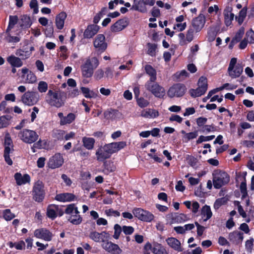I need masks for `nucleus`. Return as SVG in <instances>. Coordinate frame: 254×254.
I'll list each match as a JSON object with an SVG mask.
<instances>
[{"instance_id":"obj_1","label":"nucleus","mask_w":254,"mask_h":254,"mask_svg":"<svg viewBox=\"0 0 254 254\" xmlns=\"http://www.w3.org/2000/svg\"><path fill=\"white\" fill-rule=\"evenodd\" d=\"M126 145V141H120L106 144L103 146H100L96 152L97 159L100 162L104 161L110 158L113 153L117 152Z\"/></svg>"},{"instance_id":"obj_2","label":"nucleus","mask_w":254,"mask_h":254,"mask_svg":"<svg viewBox=\"0 0 254 254\" xmlns=\"http://www.w3.org/2000/svg\"><path fill=\"white\" fill-rule=\"evenodd\" d=\"M66 98L67 94L64 91L49 90L46 94L45 100L50 106L59 108L64 105Z\"/></svg>"},{"instance_id":"obj_3","label":"nucleus","mask_w":254,"mask_h":254,"mask_svg":"<svg viewBox=\"0 0 254 254\" xmlns=\"http://www.w3.org/2000/svg\"><path fill=\"white\" fill-rule=\"evenodd\" d=\"M63 206L65 207V214L68 215L66 217L69 222L75 225H78L82 223V217L80 215L76 204L70 203Z\"/></svg>"},{"instance_id":"obj_4","label":"nucleus","mask_w":254,"mask_h":254,"mask_svg":"<svg viewBox=\"0 0 254 254\" xmlns=\"http://www.w3.org/2000/svg\"><path fill=\"white\" fill-rule=\"evenodd\" d=\"M99 62L96 57L88 58L81 65L82 75L85 78H90L93 74L94 70L99 65Z\"/></svg>"},{"instance_id":"obj_5","label":"nucleus","mask_w":254,"mask_h":254,"mask_svg":"<svg viewBox=\"0 0 254 254\" xmlns=\"http://www.w3.org/2000/svg\"><path fill=\"white\" fill-rule=\"evenodd\" d=\"M230 181L229 175L225 171L216 170L213 173V183L214 188L220 189L228 184Z\"/></svg>"},{"instance_id":"obj_6","label":"nucleus","mask_w":254,"mask_h":254,"mask_svg":"<svg viewBox=\"0 0 254 254\" xmlns=\"http://www.w3.org/2000/svg\"><path fill=\"white\" fill-rule=\"evenodd\" d=\"M146 89L153 94L155 97L163 99L165 96V90L163 87L154 81H147L145 84Z\"/></svg>"},{"instance_id":"obj_7","label":"nucleus","mask_w":254,"mask_h":254,"mask_svg":"<svg viewBox=\"0 0 254 254\" xmlns=\"http://www.w3.org/2000/svg\"><path fill=\"white\" fill-rule=\"evenodd\" d=\"M207 79L204 76L199 77L198 82V87L196 89H190L189 91L190 96L193 98L200 97L204 95L208 88Z\"/></svg>"},{"instance_id":"obj_8","label":"nucleus","mask_w":254,"mask_h":254,"mask_svg":"<svg viewBox=\"0 0 254 254\" xmlns=\"http://www.w3.org/2000/svg\"><path fill=\"white\" fill-rule=\"evenodd\" d=\"M18 136L23 142L28 144L36 142L39 137V135L36 131L26 128L19 132Z\"/></svg>"},{"instance_id":"obj_9","label":"nucleus","mask_w":254,"mask_h":254,"mask_svg":"<svg viewBox=\"0 0 254 254\" xmlns=\"http://www.w3.org/2000/svg\"><path fill=\"white\" fill-rule=\"evenodd\" d=\"M33 198L35 201L41 202L44 199L45 192L44 185L41 181H37L33 187Z\"/></svg>"},{"instance_id":"obj_10","label":"nucleus","mask_w":254,"mask_h":254,"mask_svg":"<svg viewBox=\"0 0 254 254\" xmlns=\"http://www.w3.org/2000/svg\"><path fill=\"white\" fill-rule=\"evenodd\" d=\"M132 213L134 217L143 222H151L154 219V215L151 212L141 208H134Z\"/></svg>"},{"instance_id":"obj_11","label":"nucleus","mask_w":254,"mask_h":254,"mask_svg":"<svg viewBox=\"0 0 254 254\" xmlns=\"http://www.w3.org/2000/svg\"><path fill=\"white\" fill-rule=\"evenodd\" d=\"M186 90V86L184 84L176 83L170 87L167 92V95L170 98L181 97L184 96Z\"/></svg>"},{"instance_id":"obj_12","label":"nucleus","mask_w":254,"mask_h":254,"mask_svg":"<svg viewBox=\"0 0 254 254\" xmlns=\"http://www.w3.org/2000/svg\"><path fill=\"white\" fill-rule=\"evenodd\" d=\"M22 102L28 106H33L36 104L39 100L38 92L28 91L21 96Z\"/></svg>"},{"instance_id":"obj_13","label":"nucleus","mask_w":254,"mask_h":254,"mask_svg":"<svg viewBox=\"0 0 254 254\" xmlns=\"http://www.w3.org/2000/svg\"><path fill=\"white\" fill-rule=\"evenodd\" d=\"M34 235L37 238L42 239L47 242L51 241L53 237L52 233L45 228L36 229L34 232Z\"/></svg>"},{"instance_id":"obj_14","label":"nucleus","mask_w":254,"mask_h":254,"mask_svg":"<svg viewBox=\"0 0 254 254\" xmlns=\"http://www.w3.org/2000/svg\"><path fill=\"white\" fill-rule=\"evenodd\" d=\"M64 163V159L60 153H56L51 157L48 163L50 168L56 169L60 167Z\"/></svg>"},{"instance_id":"obj_15","label":"nucleus","mask_w":254,"mask_h":254,"mask_svg":"<svg viewBox=\"0 0 254 254\" xmlns=\"http://www.w3.org/2000/svg\"><path fill=\"white\" fill-rule=\"evenodd\" d=\"M129 23L128 18L124 17L117 21L111 26V30L113 32H119L126 28Z\"/></svg>"},{"instance_id":"obj_16","label":"nucleus","mask_w":254,"mask_h":254,"mask_svg":"<svg viewBox=\"0 0 254 254\" xmlns=\"http://www.w3.org/2000/svg\"><path fill=\"white\" fill-rule=\"evenodd\" d=\"M95 48L98 49V51L103 52L107 48V44L105 42V37L103 34H98L93 42Z\"/></svg>"},{"instance_id":"obj_17","label":"nucleus","mask_w":254,"mask_h":254,"mask_svg":"<svg viewBox=\"0 0 254 254\" xmlns=\"http://www.w3.org/2000/svg\"><path fill=\"white\" fill-rule=\"evenodd\" d=\"M21 72V78L25 80L24 83H34L37 81V77L35 74L28 68H22Z\"/></svg>"},{"instance_id":"obj_18","label":"nucleus","mask_w":254,"mask_h":254,"mask_svg":"<svg viewBox=\"0 0 254 254\" xmlns=\"http://www.w3.org/2000/svg\"><path fill=\"white\" fill-rule=\"evenodd\" d=\"M102 247L106 251L112 254H120L122 252V250L117 244L109 241L102 244Z\"/></svg>"},{"instance_id":"obj_19","label":"nucleus","mask_w":254,"mask_h":254,"mask_svg":"<svg viewBox=\"0 0 254 254\" xmlns=\"http://www.w3.org/2000/svg\"><path fill=\"white\" fill-rule=\"evenodd\" d=\"M243 239V233L238 231H234L230 233L228 236L229 241L236 245L241 244Z\"/></svg>"},{"instance_id":"obj_20","label":"nucleus","mask_w":254,"mask_h":254,"mask_svg":"<svg viewBox=\"0 0 254 254\" xmlns=\"http://www.w3.org/2000/svg\"><path fill=\"white\" fill-rule=\"evenodd\" d=\"M205 23V17L202 14L194 18L192 21V25L196 32H199L203 27Z\"/></svg>"},{"instance_id":"obj_21","label":"nucleus","mask_w":254,"mask_h":254,"mask_svg":"<svg viewBox=\"0 0 254 254\" xmlns=\"http://www.w3.org/2000/svg\"><path fill=\"white\" fill-rule=\"evenodd\" d=\"M100 27L95 24L88 25L85 30L83 36L85 38L90 39L95 36L99 31Z\"/></svg>"},{"instance_id":"obj_22","label":"nucleus","mask_w":254,"mask_h":254,"mask_svg":"<svg viewBox=\"0 0 254 254\" xmlns=\"http://www.w3.org/2000/svg\"><path fill=\"white\" fill-rule=\"evenodd\" d=\"M76 196L71 193H63L58 194L55 196V199L60 202H70L75 199Z\"/></svg>"},{"instance_id":"obj_23","label":"nucleus","mask_w":254,"mask_h":254,"mask_svg":"<svg viewBox=\"0 0 254 254\" xmlns=\"http://www.w3.org/2000/svg\"><path fill=\"white\" fill-rule=\"evenodd\" d=\"M232 10V7L230 6L226 7L224 10V22L227 26L231 24L234 17V14L231 12Z\"/></svg>"},{"instance_id":"obj_24","label":"nucleus","mask_w":254,"mask_h":254,"mask_svg":"<svg viewBox=\"0 0 254 254\" xmlns=\"http://www.w3.org/2000/svg\"><path fill=\"white\" fill-rule=\"evenodd\" d=\"M166 241L168 245L174 250L178 252L183 251V249L181 248V242L177 238L170 237L167 238Z\"/></svg>"},{"instance_id":"obj_25","label":"nucleus","mask_w":254,"mask_h":254,"mask_svg":"<svg viewBox=\"0 0 254 254\" xmlns=\"http://www.w3.org/2000/svg\"><path fill=\"white\" fill-rule=\"evenodd\" d=\"M14 179L17 185L21 186L26 184L30 181V177L28 174H24L23 176L20 173H16L14 174Z\"/></svg>"},{"instance_id":"obj_26","label":"nucleus","mask_w":254,"mask_h":254,"mask_svg":"<svg viewBox=\"0 0 254 254\" xmlns=\"http://www.w3.org/2000/svg\"><path fill=\"white\" fill-rule=\"evenodd\" d=\"M229 76L232 78H236L240 76L243 72V66L242 64H237L231 70H228Z\"/></svg>"},{"instance_id":"obj_27","label":"nucleus","mask_w":254,"mask_h":254,"mask_svg":"<svg viewBox=\"0 0 254 254\" xmlns=\"http://www.w3.org/2000/svg\"><path fill=\"white\" fill-rule=\"evenodd\" d=\"M67 17L66 13L64 11H62L57 15L56 17V25L57 28L61 30L64 28V21Z\"/></svg>"},{"instance_id":"obj_28","label":"nucleus","mask_w":254,"mask_h":254,"mask_svg":"<svg viewBox=\"0 0 254 254\" xmlns=\"http://www.w3.org/2000/svg\"><path fill=\"white\" fill-rule=\"evenodd\" d=\"M103 162V167L104 169L103 172L106 174L108 175L111 173L114 172L116 170V167L114 163V162L109 160L104 161Z\"/></svg>"},{"instance_id":"obj_29","label":"nucleus","mask_w":254,"mask_h":254,"mask_svg":"<svg viewBox=\"0 0 254 254\" xmlns=\"http://www.w3.org/2000/svg\"><path fill=\"white\" fill-rule=\"evenodd\" d=\"M6 61L12 67H20L23 65L21 59L12 55L7 57Z\"/></svg>"},{"instance_id":"obj_30","label":"nucleus","mask_w":254,"mask_h":254,"mask_svg":"<svg viewBox=\"0 0 254 254\" xmlns=\"http://www.w3.org/2000/svg\"><path fill=\"white\" fill-rule=\"evenodd\" d=\"M145 70L146 73L150 76V78L148 81H154V80H156V71L151 65H146Z\"/></svg>"},{"instance_id":"obj_31","label":"nucleus","mask_w":254,"mask_h":254,"mask_svg":"<svg viewBox=\"0 0 254 254\" xmlns=\"http://www.w3.org/2000/svg\"><path fill=\"white\" fill-rule=\"evenodd\" d=\"M30 17L26 14L21 16L20 26L22 28H28L32 25Z\"/></svg>"},{"instance_id":"obj_32","label":"nucleus","mask_w":254,"mask_h":254,"mask_svg":"<svg viewBox=\"0 0 254 254\" xmlns=\"http://www.w3.org/2000/svg\"><path fill=\"white\" fill-rule=\"evenodd\" d=\"M189 219V217L184 213L176 214L175 216L172 217L171 223H181L188 220Z\"/></svg>"},{"instance_id":"obj_33","label":"nucleus","mask_w":254,"mask_h":254,"mask_svg":"<svg viewBox=\"0 0 254 254\" xmlns=\"http://www.w3.org/2000/svg\"><path fill=\"white\" fill-rule=\"evenodd\" d=\"M12 118L10 115H6L0 117V128L7 127L10 124V121Z\"/></svg>"},{"instance_id":"obj_34","label":"nucleus","mask_w":254,"mask_h":254,"mask_svg":"<svg viewBox=\"0 0 254 254\" xmlns=\"http://www.w3.org/2000/svg\"><path fill=\"white\" fill-rule=\"evenodd\" d=\"M15 55L19 57L21 60H25L30 57L31 52L26 51V48L24 49H19L16 51Z\"/></svg>"},{"instance_id":"obj_35","label":"nucleus","mask_w":254,"mask_h":254,"mask_svg":"<svg viewBox=\"0 0 254 254\" xmlns=\"http://www.w3.org/2000/svg\"><path fill=\"white\" fill-rule=\"evenodd\" d=\"M201 215L203 216H206V218L204 219V221L209 219L212 216V212L210 206L207 205H204L201 209Z\"/></svg>"},{"instance_id":"obj_36","label":"nucleus","mask_w":254,"mask_h":254,"mask_svg":"<svg viewBox=\"0 0 254 254\" xmlns=\"http://www.w3.org/2000/svg\"><path fill=\"white\" fill-rule=\"evenodd\" d=\"M95 142V139L93 138L84 137L82 138L83 146L88 150L93 148Z\"/></svg>"},{"instance_id":"obj_37","label":"nucleus","mask_w":254,"mask_h":254,"mask_svg":"<svg viewBox=\"0 0 254 254\" xmlns=\"http://www.w3.org/2000/svg\"><path fill=\"white\" fill-rule=\"evenodd\" d=\"M75 115L73 113H70L64 117L62 120H60L61 125H65L66 124H70L72 123L75 119Z\"/></svg>"},{"instance_id":"obj_38","label":"nucleus","mask_w":254,"mask_h":254,"mask_svg":"<svg viewBox=\"0 0 254 254\" xmlns=\"http://www.w3.org/2000/svg\"><path fill=\"white\" fill-rule=\"evenodd\" d=\"M4 150H6V148H9V151L13 152V144L12 140L10 136L9 133H7L4 137Z\"/></svg>"},{"instance_id":"obj_39","label":"nucleus","mask_w":254,"mask_h":254,"mask_svg":"<svg viewBox=\"0 0 254 254\" xmlns=\"http://www.w3.org/2000/svg\"><path fill=\"white\" fill-rule=\"evenodd\" d=\"M106 232L103 231L101 233H98L96 231H93L90 233L89 238L96 242H100V239L102 235H105Z\"/></svg>"},{"instance_id":"obj_40","label":"nucleus","mask_w":254,"mask_h":254,"mask_svg":"<svg viewBox=\"0 0 254 254\" xmlns=\"http://www.w3.org/2000/svg\"><path fill=\"white\" fill-rule=\"evenodd\" d=\"M159 112L155 110L149 109L148 111L142 113L141 116L145 118H155L159 116Z\"/></svg>"},{"instance_id":"obj_41","label":"nucleus","mask_w":254,"mask_h":254,"mask_svg":"<svg viewBox=\"0 0 254 254\" xmlns=\"http://www.w3.org/2000/svg\"><path fill=\"white\" fill-rule=\"evenodd\" d=\"M54 204L49 205L47 209V216L52 220H54L57 217L56 210L53 207Z\"/></svg>"},{"instance_id":"obj_42","label":"nucleus","mask_w":254,"mask_h":254,"mask_svg":"<svg viewBox=\"0 0 254 254\" xmlns=\"http://www.w3.org/2000/svg\"><path fill=\"white\" fill-rule=\"evenodd\" d=\"M247 11V8L246 7H244L240 11L239 16H236V19L240 25L243 23L245 17H246Z\"/></svg>"},{"instance_id":"obj_43","label":"nucleus","mask_w":254,"mask_h":254,"mask_svg":"<svg viewBox=\"0 0 254 254\" xmlns=\"http://www.w3.org/2000/svg\"><path fill=\"white\" fill-rule=\"evenodd\" d=\"M244 175V181L242 182L240 185V190L242 194V199H243L248 196V192L247 190V184L245 180V176L247 175V172H243Z\"/></svg>"},{"instance_id":"obj_44","label":"nucleus","mask_w":254,"mask_h":254,"mask_svg":"<svg viewBox=\"0 0 254 254\" xmlns=\"http://www.w3.org/2000/svg\"><path fill=\"white\" fill-rule=\"evenodd\" d=\"M2 214L3 218L7 221L11 220L15 217V214L11 212L10 209L3 210Z\"/></svg>"},{"instance_id":"obj_45","label":"nucleus","mask_w":254,"mask_h":254,"mask_svg":"<svg viewBox=\"0 0 254 254\" xmlns=\"http://www.w3.org/2000/svg\"><path fill=\"white\" fill-rule=\"evenodd\" d=\"M154 254H168L165 248L161 244H157L153 249Z\"/></svg>"},{"instance_id":"obj_46","label":"nucleus","mask_w":254,"mask_h":254,"mask_svg":"<svg viewBox=\"0 0 254 254\" xmlns=\"http://www.w3.org/2000/svg\"><path fill=\"white\" fill-rule=\"evenodd\" d=\"M81 90L84 96L86 98H91L96 97V94L93 91H90V89L85 87H81Z\"/></svg>"},{"instance_id":"obj_47","label":"nucleus","mask_w":254,"mask_h":254,"mask_svg":"<svg viewBox=\"0 0 254 254\" xmlns=\"http://www.w3.org/2000/svg\"><path fill=\"white\" fill-rule=\"evenodd\" d=\"M228 199L223 197L216 199L214 202L213 207L215 210L218 209L222 205L227 203Z\"/></svg>"},{"instance_id":"obj_48","label":"nucleus","mask_w":254,"mask_h":254,"mask_svg":"<svg viewBox=\"0 0 254 254\" xmlns=\"http://www.w3.org/2000/svg\"><path fill=\"white\" fill-rule=\"evenodd\" d=\"M11 151H9V148H6L5 150H4L3 157L4 160L8 165H12L13 162L10 158V153H12Z\"/></svg>"},{"instance_id":"obj_49","label":"nucleus","mask_w":254,"mask_h":254,"mask_svg":"<svg viewBox=\"0 0 254 254\" xmlns=\"http://www.w3.org/2000/svg\"><path fill=\"white\" fill-rule=\"evenodd\" d=\"M230 84L228 83H225L222 86L216 88L209 91L207 95H208L209 97H211L214 94L223 90L224 89H225Z\"/></svg>"},{"instance_id":"obj_50","label":"nucleus","mask_w":254,"mask_h":254,"mask_svg":"<svg viewBox=\"0 0 254 254\" xmlns=\"http://www.w3.org/2000/svg\"><path fill=\"white\" fill-rule=\"evenodd\" d=\"M244 34V29L243 28H241L236 33L235 36L232 38L237 43L240 42L242 39Z\"/></svg>"},{"instance_id":"obj_51","label":"nucleus","mask_w":254,"mask_h":254,"mask_svg":"<svg viewBox=\"0 0 254 254\" xmlns=\"http://www.w3.org/2000/svg\"><path fill=\"white\" fill-rule=\"evenodd\" d=\"M136 100L138 106L142 108L147 107L149 104V102L143 97H139Z\"/></svg>"},{"instance_id":"obj_52","label":"nucleus","mask_w":254,"mask_h":254,"mask_svg":"<svg viewBox=\"0 0 254 254\" xmlns=\"http://www.w3.org/2000/svg\"><path fill=\"white\" fill-rule=\"evenodd\" d=\"M29 6L31 9H33L34 14H36L39 12L38 4L37 0H31Z\"/></svg>"},{"instance_id":"obj_53","label":"nucleus","mask_w":254,"mask_h":254,"mask_svg":"<svg viewBox=\"0 0 254 254\" xmlns=\"http://www.w3.org/2000/svg\"><path fill=\"white\" fill-rule=\"evenodd\" d=\"M215 135H212L207 136H204L203 135H200L196 140V144H200L202 143L203 141H208L210 140H212L213 138H214Z\"/></svg>"},{"instance_id":"obj_54","label":"nucleus","mask_w":254,"mask_h":254,"mask_svg":"<svg viewBox=\"0 0 254 254\" xmlns=\"http://www.w3.org/2000/svg\"><path fill=\"white\" fill-rule=\"evenodd\" d=\"M114 228L115 231L113 237L115 239H118L120 237V234L122 232V231H123L122 228L119 224H116L114 225Z\"/></svg>"},{"instance_id":"obj_55","label":"nucleus","mask_w":254,"mask_h":254,"mask_svg":"<svg viewBox=\"0 0 254 254\" xmlns=\"http://www.w3.org/2000/svg\"><path fill=\"white\" fill-rule=\"evenodd\" d=\"M148 54L151 56H155L157 45L155 44L148 43Z\"/></svg>"},{"instance_id":"obj_56","label":"nucleus","mask_w":254,"mask_h":254,"mask_svg":"<svg viewBox=\"0 0 254 254\" xmlns=\"http://www.w3.org/2000/svg\"><path fill=\"white\" fill-rule=\"evenodd\" d=\"M48 84L43 81H40L38 84V89L41 93L46 92L48 89Z\"/></svg>"},{"instance_id":"obj_57","label":"nucleus","mask_w":254,"mask_h":254,"mask_svg":"<svg viewBox=\"0 0 254 254\" xmlns=\"http://www.w3.org/2000/svg\"><path fill=\"white\" fill-rule=\"evenodd\" d=\"M64 132L65 131L63 130H57L56 132L54 133L53 137L58 140H63L64 139Z\"/></svg>"},{"instance_id":"obj_58","label":"nucleus","mask_w":254,"mask_h":254,"mask_svg":"<svg viewBox=\"0 0 254 254\" xmlns=\"http://www.w3.org/2000/svg\"><path fill=\"white\" fill-rule=\"evenodd\" d=\"M254 239L251 238L249 240L246 241L245 243V248L248 252H251L254 247Z\"/></svg>"},{"instance_id":"obj_59","label":"nucleus","mask_w":254,"mask_h":254,"mask_svg":"<svg viewBox=\"0 0 254 254\" xmlns=\"http://www.w3.org/2000/svg\"><path fill=\"white\" fill-rule=\"evenodd\" d=\"M216 130V127L213 125L212 124L211 125H205L203 127V128H202V132H209L211 131L214 132Z\"/></svg>"},{"instance_id":"obj_60","label":"nucleus","mask_w":254,"mask_h":254,"mask_svg":"<svg viewBox=\"0 0 254 254\" xmlns=\"http://www.w3.org/2000/svg\"><path fill=\"white\" fill-rule=\"evenodd\" d=\"M187 160L188 161L189 164L192 167H194L197 164V160L194 156H192L191 155H188V157H187Z\"/></svg>"},{"instance_id":"obj_61","label":"nucleus","mask_w":254,"mask_h":254,"mask_svg":"<svg viewBox=\"0 0 254 254\" xmlns=\"http://www.w3.org/2000/svg\"><path fill=\"white\" fill-rule=\"evenodd\" d=\"M207 121V119L205 117H200L196 119V122L197 125L199 127H202L205 126V124L206 123Z\"/></svg>"},{"instance_id":"obj_62","label":"nucleus","mask_w":254,"mask_h":254,"mask_svg":"<svg viewBox=\"0 0 254 254\" xmlns=\"http://www.w3.org/2000/svg\"><path fill=\"white\" fill-rule=\"evenodd\" d=\"M54 33V28L52 25V23L51 22L50 24L47 25V27L45 31V33L47 36L51 37L53 35Z\"/></svg>"},{"instance_id":"obj_63","label":"nucleus","mask_w":254,"mask_h":254,"mask_svg":"<svg viewBox=\"0 0 254 254\" xmlns=\"http://www.w3.org/2000/svg\"><path fill=\"white\" fill-rule=\"evenodd\" d=\"M123 231L125 235L132 234L134 229L132 226H123L122 227Z\"/></svg>"},{"instance_id":"obj_64","label":"nucleus","mask_w":254,"mask_h":254,"mask_svg":"<svg viewBox=\"0 0 254 254\" xmlns=\"http://www.w3.org/2000/svg\"><path fill=\"white\" fill-rule=\"evenodd\" d=\"M246 36L249 38L250 43H254V31L252 29L246 32Z\"/></svg>"}]
</instances>
